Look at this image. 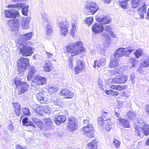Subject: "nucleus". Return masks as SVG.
Returning <instances> with one entry per match:
<instances>
[{
    "label": "nucleus",
    "instance_id": "1",
    "mask_svg": "<svg viewBox=\"0 0 149 149\" xmlns=\"http://www.w3.org/2000/svg\"><path fill=\"white\" fill-rule=\"evenodd\" d=\"M135 50V48L132 46H129L125 48L122 47L119 48L115 52L114 58L111 59L109 67L111 68H113L118 66L119 63L117 58L123 56H128Z\"/></svg>",
    "mask_w": 149,
    "mask_h": 149
},
{
    "label": "nucleus",
    "instance_id": "2",
    "mask_svg": "<svg viewBox=\"0 0 149 149\" xmlns=\"http://www.w3.org/2000/svg\"><path fill=\"white\" fill-rule=\"evenodd\" d=\"M84 49L82 47V42L81 41L70 43L65 47L67 52L72 56L79 54L83 53L84 52Z\"/></svg>",
    "mask_w": 149,
    "mask_h": 149
},
{
    "label": "nucleus",
    "instance_id": "3",
    "mask_svg": "<svg viewBox=\"0 0 149 149\" xmlns=\"http://www.w3.org/2000/svg\"><path fill=\"white\" fill-rule=\"evenodd\" d=\"M25 5L24 3H17L16 4H9L7 6L8 8H10L11 9L5 10L4 13L5 17L7 18H15L19 16V13L17 10L15 9H20Z\"/></svg>",
    "mask_w": 149,
    "mask_h": 149
},
{
    "label": "nucleus",
    "instance_id": "4",
    "mask_svg": "<svg viewBox=\"0 0 149 149\" xmlns=\"http://www.w3.org/2000/svg\"><path fill=\"white\" fill-rule=\"evenodd\" d=\"M14 81L16 88H17L19 95L23 94L28 90L29 87L26 83L22 82L18 78H15Z\"/></svg>",
    "mask_w": 149,
    "mask_h": 149
},
{
    "label": "nucleus",
    "instance_id": "5",
    "mask_svg": "<svg viewBox=\"0 0 149 149\" xmlns=\"http://www.w3.org/2000/svg\"><path fill=\"white\" fill-rule=\"evenodd\" d=\"M135 132L138 136H141L140 132H142L145 135L147 136L149 134V125L142 122L138 123L135 127Z\"/></svg>",
    "mask_w": 149,
    "mask_h": 149
},
{
    "label": "nucleus",
    "instance_id": "6",
    "mask_svg": "<svg viewBox=\"0 0 149 149\" xmlns=\"http://www.w3.org/2000/svg\"><path fill=\"white\" fill-rule=\"evenodd\" d=\"M17 65L19 72L23 74L29 65V59L27 58H21L17 61Z\"/></svg>",
    "mask_w": 149,
    "mask_h": 149
},
{
    "label": "nucleus",
    "instance_id": "7",
    "mask_svg": "<svg viewBox=\"0 0 149 149\" xmlns=\"http://www.w3.org/2000/svg\"><path fill=\"white\" fill-rule=\"evenodd\" d=\"M86 12L87 14H94L99 9L97 3L94 2H91L86 4L85 6Z\"/></svg>",
    "mask_w": 149,
    "mask_h": 149
},
{
    "label": "nucleus",
    "instance_id": "8",
    "mask_svg": "<svg viewBox=\"0 0 149 149\" xmlns=\"http://www.w3.org/2000/svg\"><path fill=\"white\" fill-rule=\"evenodd\" d=\"M58 24L60 29L61 35L63 36H66L68 33L69 22L67 21L60 22Z\"/></svg>",
    "mask_w": 149,
    "mask_h": 149
},
{
    "label": "nucleus",
    "instance_id": "9",
    "mask_svg": "<svg viewBox=\"0 0 149 149\" xmlns=\"http://www.w3.org/2000/svg\"><path fill=\"white\" fill-rule=\"evenodd\" d=\"M81 130L84 132V134L88 138H92L94 137V130L91 124H88L87 126L84 127Z\"/></svg>",
    "mask_w": 149,
    "mask_h": 149
},
{
    "label": "nucleus",
    "instance_id": "10",
    "mask_svg": "<svg viewBox=\"0 0 149 149\" xmlns=\"http://www.w3.org/2000/svg\"><path fill=\"white\" fill-rule=\"evenodd\" d=\"M42 16L44 20L43 26L46 30L47 34H48L52 32V28L48 20V16L45 13H42Z\"/></svg>",
    "mask_w": 149,
    "mask_h": 149
},
{
    "label": "nucleus",
    "instance_id": "11",
    "mask_svg": "<svg viewBox=\"0 0 149 149\" xmlns=\"http://www.w3.org/2000/svg\"><path fill=\"white\" fill-rule=\"evenodd\" d=\"M7 24L11 30L13 31L16 32L19 29V21L17 19H9L7 22Z\"/></svg>",
    "mask_w": 149,
    "mask_h": 149
},
{
    "label": "nucleus",
    "instance_id": "12",
    "mask_svg": "<svg viewBox=\"0 0 149 149\" xmlns=\"http://www.w3.org/2000/svg\"><path fill=\"white\" fill-rule=\"evenodd\" d=\"M20 52L23 56H30L33 53L32 47L26 46H24L20 48Z\"/></svg>",
    "mask_w": 149,
    "mask_h": 149
},
{
    "label": "nucleus",
    "instance_id": "13",
    "mask_svg": "<svg viewBox=\"0 0 149 149\" xmlns=\"http://www.w3.org/2000/svg\"><path fill=\"white\" fill-rule=\"evenodd\" d=\"M104 29V27L100 24L96 23L93 25L92 26V31L95 35L102 32Z\"/></svg>",
    "mask_w": 149,
    "mask_h": 149
},
{
    "label": "nucleus",
    "instance_id": "14",
    "mask_svg": "<svg viewBox=\"0 0 149 149\" xmlns=\"http://www.w3.org/2000/svg\"><path fill=\"white\" fill-rule=\"evenodd\" d=\"M76 62L74 71L76 74H78L82 70L84 66L82 61L77 60Z\"/></svg>",
    "mask_w": 149,
    "mask_h": 149
},
{
    "label": "nucleus",
    "instance_id": "15",
    "mask_svg": "<svg viewBox=\"0 0 149 149\" xmlns=\"http://www.w3.org/2000/svg\"><path fill=\"white\" fill-rule=\"evenodd\" d=\"M60 95L65 97V98H72L74 96V93L71 91L66 89H63L60 93Z\"/></svg>",
    "mask_w": 149,
    "mask_h": 149
},
{
    "label": "nucleus",
    "instance_id": "16",
    "mask_svg": "<svg viewBox=\"0 0 149 149\" xmlns=\"http://www.w3.org/2000/svg\"><path fill=\"white\" fill-rule=\"evenodd\" d=\"M33 35V33L32 32H30L26 34H22L20 36V40L23 41L22 42H19L20 45H24V42L30 39L31 38Z\"/></svg>",
    "mask_w": 149,
    "mask_h": 149
},
{
    "label": "nucleus",
    "instance_id": "17",
    "mask_svg": "<svg viewBox=\"0 0 149 149\" xmlns=\"http://www.w3.org/2000/svg\"><path fill=\"white\" fill-rule=\"evenodd\" d=\"M66 118L65 116L59 115L56 117L54 120V123L57 125H59L62 123H64L66 120Z\"/></svg>",
    "mask_w": 149,
    "mask_h": 149
},
{
    "label": "nucleus",
    "instance_id": "18",
    "mask_svg": "<svg viewBox=\"0 0 149 149\" xmlns=\"http://www.w3.org/2000/svg\"><path fill=\"white\" fill-rule=\"evenodd\" d=\"M97 20L100 24L104 25L110 23L111 19L109 16H107L97 18Z\"/></svg>",
    "mask_w": 149,
    "mask_h": 149
},
{
    "label": "nucleus",
    "instance_id": "19",
    "mask_svg": "<svg viewBox=\"0 0 149 149\" xmlns=\"http://www.w3.org/2000/svg\"><path fill=\"white\" fill-rule=\"evenodd\" d=\"M36 97L38 101L41 103H45L47 101V98L42 92H40L36 94Z\"/></svg>",
    "mask_w": 149,
    "mask_h": 149
},
{
    "label": "nucleus",
    "instance_id": "20",
    "mask_svg": "<svg viewBox=\"0 0 149 149\" xmlns=\"http://www.w3.org/2000/svg\"><path fill=\"white\" fill-rule=\"evenodd\" d=\"M127 76H122L120 77H116L113 79L111 81L112 83L122 84L124 83L127 81Z\"/></svg>",
    "mask_w": 149,
    "mask_h": 149
},
{
    "label": "nucleus",
    "instance_id": "21",
    "mask_svg": "<svg viewBox=\"0 0 149 149\" xmlns=\"http://www.w3.org/2000/svg\"><path fill=\"white\" fill-rule=\"evenodd\" d=\"M35 79L37 81L38 85L45 84L47 82V79L44 77H42L40 75H37L35 77Z\"/></svg>",
    "mask_w": 149,
    "mask_h": 149
},
{
    "label": "nucleus",
    "instance_id": "22",
    "mask_svg": "<svg viewBox=\"0 0 149 149\" xmlns=\"http://www.w3.org/2000/svg\"><path fill=\"white\" fill-rule=\"evenodd\" d=\"M146 5L144 4L143 5L139 8L138 10L139 15L140 16V19H143L144 17V13H146Z\"/></svg>",
    "mask_w": 149,
    "mask_h": 149
},
{
    "label": "nucleus",
    "instance_id": "23",
    "mask_svg": "<svg viewBox=\"0 0 149 149\" xmlns=\"http://www.w3.org/2000/svg\"><path fill=\"white\" fill-rule=\"evenodd\" d=\"M43 70L46 72H49L51 70L52 68L51 61H46L45 62V64L42 67Z\"/></svg>",
    "mask_w": 149,
    "mask_h": 149
},
{
    "label": "nucleus",
    "instance_id": "24",
    "mask_svg": "<svg viewBox=\"0 0 149 149\" xmlns=\"http://www.w3.org/2000/svg\"><path fill=\"white\" fill-rule=\"evenodd\" d=\"M123 68L120 67L117 68H115L114 70H111L110 73L111 75H116L117 74L120 75H121L122 73L123 72Z\"/></svg>",
    "mask_w": 149,
    "mask_h": 149
},
{
    "label": "nucleus",
    "instance_id": "25",
    "mask_svg": "<svg viewBox=\"0 0 149 149\" xmlns=\"http://www.w3.org/2000/svg\"><path fill=\"white\" fill-rule=\"evenodd\" d=\"M29 73L27 78L29 81L36 74V71L35 68L33 67H31L29 68Z\"/></svg>",
    "mask_w": 149,
    "mask_h": 149
},
{
    "label": "nucleus",
    "instance_id": "26",
    "mask_svg": "<svg viewBox=\"0 0 149 149\" xmlns=\"http://www.w3.org/2000/svg\"><path fill=\"white\" fill-rule=\"evenodd\" d=\"M28 119L27 118H25L22 120V122L23 125L26 126H30L36 128L35 124L32 122L28 121Z\"/></svg>",
    "mask_w": 149,
    "mask_h": 149
},
{
    "label": "nucleus",
    "instance_id": "27",
    "mask_svg": "<svg viewBox=\"0 0 149 149\" xmlns=\"http://www.w3.org/2000/svg\"><path fill=\"white\" fill-rule=\"evenodd\" d=\"M30 18L27 17L24 20H23L22 22V27L24 29H26L29 28V24L30 23Z\"/></svg>",
    "mask_w": 149,
    "mask_h": 149
},
{
    "label": "nucleus",
    "instance_id": "28",
    "mask_svg": "<svg viewBox=\"0 0 149 149\" xmlns=\"http://www.w3.org/2000/svg\"><path fill=\"white\" fill-rule=\"evenodd\" d=\"M102 38L107 42V47H108L109 45L110 42V36L107 33L104 32L102 33L101 36Z\"/></svg>",
    "mask_w": 149,
    "mask_h": 149
},
{
    "label": "nucleus",
    "instance_id": "29",
    "mask_svg": "<svg viewBox=\"0 0 149 149\" xmlns=\"http://www.w3.org/2000/svg\"><path fill=\"white\" fill-rule=\"evenodd\" d=\"M118 120L123 126L125 127H130L129 122L127 120L122 118H118Z\"/></svg>",
    "mask_w": 149,
    "mask_h": 149
},
{
    "label": "nucleus",
    "instance_id": "30",
    "mask_svg": "<svg viewBox=\"0 0 149 149\" xmlns=\"http://www.w3.org/2000/svg\"><path fill=\"white\" fill-rule=\"evenodd\" d=\"M109 114V113L105 111H103L102 113V116H101L103 117V118L104 120V123H107L108 124H109L110 123V121L108 117Z\"/></svg>",
    "mask_w": 149,
    "mask_h": 149
},
{
    "label": "nucleus",
    "instance_id": "31",
    "mask_svg": "<svg viewBox=\"0 0 149 149\" xmlns=\"http://www.w3.org/2000/svg\"><path fill=\"white\" fill-rule=\"evenodd\" d=\"M13 106L14 107L15 110L16 114L19 116L20 113L21 107L19 104L17 103H13Z\"/></svg>",
    "mask_w": 149,
    "mask_h": 149
},
{
    "label": "nucleus",
    "instance_id": "32",
    "mask_svg": "<svg viewBox=\"0 0 149 149\" xmlns=\"http://www.w3.org/2000/svg\"><path fill=\"white\" fill-rule=\"evenodd\" d=\"M110 87V88L112 89H113L118 91H122L125 89V86H123L122 85H111Z\"/></svg>",
    "mask_w": 149,
    "mask_h": 149
},
{
    "label": "nucleus",
    "instance_id": "33",
    "mask_svg": "<svg viewBox=\"0 0 149 149\" xmlns=\"http://www.w3.org/2000/svg\"><path fill=\"white\" fill-rule=\"evenodd\" d=\"M97 142L95 140H93L91 142L88 143L87 146L88 149H96L97 148Z\"/></svg>",
    "mask_w": 149,
    "mask_h": 149
},
{
    "label": "nucleus",
    "instance_id": "34",
    "mask_svg": "<svg viewBox=\"0 0 149 149\" xmlns=\"http://www.w3.org/2000/svg\"><path fill=\"white\" fill-rule=\"evenodd\" d=\"M141 65L143 68H146L149 66V56L146 57L143 59Z\"/></svg>",
    "mask_w": 149,
    "mask_h": 149
},
{
    "label": "nucleus",
    "instance_id": "35",
    "mask_svg": "<svg viewBox=\"0 0 149 149\" xmlns=\"http://www.w3.org/2000/svg\"><path fill=\"white\" fill-rule=\"evenodd\" d=\"M141 0H131V3L133 8H135L141 5Z\"/></svg>",
    "mask_w": 149,
    "mask_h": 149
},
{
    "label": "nucleus",
    "instance_id": "36",
    "mask_svg": "<svg viewBox=\"0 0 149 149\" xmlns=\"http://www.w3.org/2000/svg\"><path fill=\"white\" fill-rule=\"evenodd\" d=\"M49 92L51 94H54L57 91L58 88L54 86L50 85L48 87Z\"/></svg>",
    "mask_w": 149,
    "mask_h": 149
},
{
    "label": "nucleus",
    "instance_id": "37",
    "mask_svg": "<svg viewBox=\"0 0 149 149\" xmlns=\"http://www.w3.org/2000/svg\"><path fill=\"white\" fill-rule=\"evenodd\" d=\"M68 124L77 125V121L76 119L72 117H70L68 119Z\"/></svg>",
    "mask_w": 149,
    "mask_h": 149
},
{
    "label": "nucleus",
    "instance_id": "38",
    "mask_svg": "<svg viewBox=\"0 0 149 149\" xmlns=\"http://www.w3.org/2000/svg\"><path fill=\"white\" fill-rule=\"evenodd\" d=\"M127 116L130 119H133L136 118V115L133 111H129L127 113Z\"/></svg>",
    "mask_w": 149,
    "mask_h": 149
},
{
    "label": "nucleus",
    "instance_id": "39",
    "mask_svg": "<svg viewBox=\"0 0 149 149\" xmlns=\"http://www.w3.org/2000/svg\"><path fill=\"white\" fill-rule=\"evenodd\" d=\"M77 125L74 124L72 125L68 124V129L70 132H73L77 130Z\"/></svg>",
    "mask_w": 149,
    "mask_h": 149
},
{
    "label": "nucleus",
    "instance_id": "40",
    "mask_svg": "<svg viewBox=\"0 0 149 149\" xmlns=\"http://www.w3.org/2000/svg\"><path fill=\"white\" fill-rule=\"evenodd\" d=\"M105 93L108 95H111L114 96H117L118 94V93L116 91H114L111 90H106L105 91Z\"/></svg>",
    "mask_w": 149,
    "mask_h": 149
},
{
    "label": "nucleus",
    "instance_id": "41",
    "mask_svg": "<svg viewBox=\"0 0 149 149\" xmlns=\"http://www.w3.org/2000/svg\"><path fill=\"white\" fill-rule=\"evenodd\" d=\"M104 120L102 116H100L97 119V121L99 125L100 126L103 125V126H105V125L107 124L108 123H104Z\"/></svg>",
    "mask_w": 149,
    "mask_h": 149
},
{
    "label": "nucleus",
    "instance_id": "42",
    "mask_svg": "<svg viewBox=\"0 0 149 149\" xmlns=\"http://www.w3.org/2000/svg\"><path fill=\"white\" fill-rule=\"evenodd\" d=\"M29 7L28 5H27L26 6H24L21 8H22V14L25 16L27 15V13L28 11V8Z\"/></svg>",
    "mask_w": 149,
    "mask_h": 149
},
{
    "label": "nucleus",
    "instance_id": "43",
    "mask_svg": "<svg viewBox=\"0 0 149 149\" xmlns=\"http://www.w3.org/2000/svg\"><path fill=\"white\" fill-rule=\"evenodd\" d=\"M106 64V60L105 58H102L98 62L97 66L100 67L101 66H104Z\"/></svg>",
    "mask_w": 149,
    "mask_h": 149
},
{
    "label": "nucleus",
    "instance_id": "44",
    "mask_svg": "<svg viewBox=\"0 0 149 149\" xmlns=\"http://www.w3.org/2000/svg\"><path fill=\"white\" fill-rule=\"evenodd\" d=\"M129 0H125L121 2L120 3V5L121 6L125 9L126 8L127 6V3Z\"/></svg>",
    "mask_w": 149,
    "mask_h": 149
},
{
    "label": "nucleus",
    "instance_id": "45",
    "mask_svg": "<svg viewBox=\"0 0 149 149\" xmlns=\"http://www.w3.org/2000/svg\"><path fill=\"white\" fill-rule=\"evenodd\" d=\"M72 27L70 30V34L72 37H74L75 34L74 32L76 29L75 24L74 23H72Z\"/></svg>",
    "mask_w": 149,
    "mask_h": 149
},
{
    "label": "nucleus",
    "instance_id": "46",
    "mask_svg": "<svg viewBox=\"0 0 149 149\" xmlns=\"http://www.w3.org/2000/svg\"><path fill=\"white\" fill-rule=\"evenodd\" d=\"M45 123L47 126H52L53 125L52 122L49 118H45L44 119Z\"/></svg>",
    "mask_w": 149,
    "mask_h": 149
},
{
    "label": "nucleus",
    "instance_id": "47",
    "mask_svg": "<svg viewBox=\"0 0 149 149\" xmlns=\"http://www.w3.org/2000/svg\"><path fill=\"white\" fill-rule=\"evenodd\" d=\"M23 114L26 115H29L30 114L29 109L28 108H22V109Z\"/></svg>",
    "mask_w": 149,
    "mask_h": 149
},
{
    "label": "nucleus",
    "instance_id": "48",
    "mask_svg": "<svg viewBox=\"0 0 149 149\" xmlns=\"http://www.w3.org/2000/svg\"><path fill=\"white\" fill-rule=\"evenodd\" d=\"M104 31L108 33L109 34L112 33V31L110 25H108L104 26Z\"/></svg>",
    "mask_w": 149,
    "mask_h": 149
},
{
    "label": "nucleus",
    "instance_id": "49",
    "mask_svg": "<svg viewBox=\"0 0 149 149\" xmlns=\"http://www.w3.org/2000/svg\"><path fill=\"white\" fill-rule=\"evenodd\" d=\"M93 19L91 17H88L86 18V22L88 25H90L92 23Z\"/></svg>",
    "mask_w": 149,
    "mask_h": 149
},
{
    "label": "nucleus",
    "instance_id": "50",
    "mask_svg": "<svg viewBox=\"0 0 149 149\" xmlns=\"http://www.w3.org/2000/svg\"><path fill=\"white\" fill-rule=\"evenodd\" d=\"M134 54L136 56V57L137 58H138L141 55L142 51L141 49H137Z\"/></svg>",
    "mask_w": 149,
    "mask_h": 149
},
{
    "label": "nucleus",
    "instance_id": "51",
    "mask_svg": "<svg viewBox=\"0 0 149 149\" xmlns=\"http://www.w3.org/2000/svg\"><path fill=\"white\" fill-rule=\"evenodd\" d=\"M33 122L34 123H33L37 125H40L41 124L42 122L40 120L36 118H33L32 119Z\"/></svg>",
    "mask_w": 149,
    "mask_h": 149
},
{
    "label": "nucleus",
    "instance_id": "52",
    "mask_svg": "<svg viewBox=\"0 0 149 149\" xmlns=\"http://www.w3.org/2000/svg\"><path fill=\"white\" fill-rule=\"evenodd\" d=\"M113 144L116 148H118L120 146V142L118 140L114 139L113 142Z\"/></svg>",
    "mask_w": 149,
    "mask_h": 149
},
{
    "label": "nucleus",
    "instance_id": "53",
    "mask_svg": "<svg viewBox=\"0 0 149 149\" xmlns=\"http://www.w3.org/2000/svg\"><path fill=\"white\" fill-rule=\"evenodd\" d=\"M43 111L46 113H49L50 112V107L48 106H45L43 107Z\"/></svg>",
    "mask_w": 149,
    "mask_h": 149
},
{
    "label": "nucleus",
    "instance_id": "54",
    "mask_svg": "<svg viewBox=\"0 0 149 149\" xmlns=\"http://www.w3.org/2000/svg\"><path fill=\"white\" fill-rule=\"evenodd\" d=\"M31 85L34 87H36L38 85V83L37 81L35 80V77L31 82Z\"/></svg>",
    "mask_w": 149,
    "mask_h": 149
},
{
    "label": "nucleus",
    "instance_id": "55",
    "mask_svg": "<svg viewBox=\"0 0 149 149\" xmlns=\"http://www.w3.org/2000/svg\"><path fill=\"white\" fill-rule=\"evenodd\" d=\"M8 129L11 133L14 132V128L12 124H10L8 127Z\"/></svg>",
    "mask_w": 149,
    "mask_h": 149
},
{
    "label": "nucleus",
    "instance_id": "56",
    "mask_svg": "<svg viewBox=\"0 0 149 149\" xmlns=\"http://www.w3.org/2000/svg\"><path fill=\"white\" fill-rule=\"evenodd\" d=\"M137 63V61L134 58L132 59V65L131 66L130 68H132L134 67Z\"/></svg>",
    "mask_w": 149,
    "mask_h": 149
},
{
    "label": "nucleus",
    "instance_id": "57",
    "mask_svg": "<svg viewBox=\"0 0 149 149\" xmlns=\"http://www.w3.org/2000/svg\"><path fill=\"white\" fill-rule=\"evenodd\" d=\"M106 125V126L105 127L106 130L107 131L109 132L111 128H112L111 126L108 123Z\"/></svg>",
    "mask_w": 149,
    "mask_h": 149
},
{
    "label": "nucleus",
    "instance_id": "58",
    "mask_svg": "<svg viewBox=\"0 0 149 149\" xmlns=\"http://www.w3.org/2000/svg\"><path fill=\"white\" fill-rule=\"evenodd\" d=\"M72 62V58H70L69 59L68 64L70 68L71 69L72 68L73 66V64Z\"/></svg>",
    "mask_w": 149,
    "mask_h": 149
},
{
    "label": "nucleus",
    "instance_id": "59",
    "mask_svg": "<svg viewBox=\"0 0 149 149\" xmlns=\"http://www.w3.org/2000/svg\"><path fill=\"white\" fill-rule=\"evenodd\" d=\"M135 77V74L134 73H132V74L130 76V79L131 81H132V83H134V82H133V79Z\"/></svg>",
    "mask_w": 149,
    "mask_h": 149
},
{
    "label": "nucleus",
    "instance_id": "60",
    "mask_svg": "<svg viewBox=\"0 0 149 149\" xmlns=\"http://www.w3.org/2000/svg\"><path fill=\"white\" fill-rule=\"evenodd\" d=\"M46 52L47 54V58H52V57L53 56V54L51 53L48 52L47 51H46Z\"/></svg>",
    "mask_w": 149,
    "mask_h": 149
},
{
    "label": "nucleus",
    "instance_id": "61",
    "mask_svg": "<svg viewBox=\"0 0 149 149\" xmlns=\"http://www.w3.org/2000/svg\"><path fill=\"white\" fill-rule=\"evenodd\" d=\"M17 149H27L25 147H22L20 145H17L16 146Z\"/></svg>",
    "mask_w": 149,
    "mask_h": 149
},
{
    "label": "nucleus",
    "instance_id": "62",
    "mask_svg": "<svg viewBox=\"0 0 149 149\" xmlns=\"http://www.w3.org/2000/svg\"><path fill=\"white\" fill-rule=\"evenodd\" d=\"M104 3L107 4L109 3L112 0H101Z\"/></svg>",
    "mask_w": 149,
    "mask_h": 149
},
{
    "label": "nucleus",
    "instance_id": "63",
    "mask_svg": "<svg viewBox=\"0 0 149 149\" xmlns=\"http://www.w3.org/2000/svg\"><path fill=\"white\" fill-rule=\"evenodd\" d=\"M97 83L98 85H102L103 84L102 81L100 79H98L97 81Z\"/></svg>",
    "mask_w": 149,
    "mask_h": 149
},
{
    "label": "nucleus",
    "instance_id": "64",
    "mask_svg": "<svg viewBox=\"0 0 149 149\" xmlns=\"http://www.w3.org/2000/svg\"><path fill=\"white\" fill-rule=\"evenodd\" d=\"M143 68V67H142V65H141V66L138 68V69L137 70L140 73L141 72V70Z\"/></svg>",
    "mask_w": 149,
    "mask_h": 149
}]
</instances>
